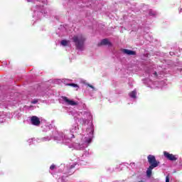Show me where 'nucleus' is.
<instances>
[{"mask_svg":"<svg viewBox=\"0 0 182 182\" xmlns=\"http://www.w3.org/2000/svg\"><path fill=\"white\" fill-rule=\"evenodd\" d=\"M32 11H33V18L36 22V21H39L42 19L43 16H46L48 11L45 10L43 6L36 5L32 8Z\"/></svg>","mask_w":182,"mask_h":182,"instance_id":"1","label":"nucleus"},{"mask_svg":"<svg viewBox=\"0 0 182 182\" xmlns=\"http://www.w3.org/2000/svg\"><path fill=\"white\" fill-rule=\"evenodd\" d=\"M148 163L149 164V166L146 170V176L150 178L151 177L152 171L154 168L156 167H159L160 166V161L156 160V156L154 155H149L147 156Z\"/></svg>","mask_w":182,"mask_h":182,"instance_id":"2","label":"nucleus"},{"mask_svg":"<svg viewBox=\"0 0 182 182\" xmlns=\"http://www.w3.org/2000/svg\"><path fill=\"white\" fill-rule=\"evenodd\" d=\"M73 42H74L75 47L79 50H83L85 42H86V37L83 34H79L73 37Z\"/></svg>","mask_w":182,"mask_h":182,"instance_id":"3","label":"nucleus"},{"mask_svg":"<svg viewBox=\"0 0 182 182\" xmlns=\"http://www.w3.org/2000/svg\"><path fill=\"white\" fill-rule=\"evenodd\" d=\"M164 156L167 159V160H170L171 161H176L177 160V157H176V156L167 151H164Z\"/></svg>","mask_w":182,"mask_h":182,"instance_id":"4","label":"nucleus"},{"mask_svg":"<svg viewBox=\"0 0 182 182\" xmlns=\"http://www.w3.org/2000/svg\"><path fill=\"white\" fill-rule=\"evenodd\" d=\"M98 46H113V44L109 41V39L104 38L98 43Z\"/></svg>","mask_w":182,"mask_h":182,"instance_id":"5","label":"nucleus"},{"mask_svg":"<svg viewBox=\"0 0 182 182\" xmlns=\"http://www.w3.org/2000/svg\"><path fill=\"white\" fill-rule=\"evenodd\" d=\"M31 122L33 126H39V124H41V120L39 119V117L36 116L31 117Z\"/></svg>","mask_w":182,"mask_h":182,"instance_id":"6","label":"nucleus"},{"mask_svg":"<svg viewBox=\"0 0 182 182\" xmlns=\"http://www.w3.org/2000/svg\"><path fill=\"white\" fill-rule=\"evenodd\" d=\"M63 100H64V102H65V103H68V105H69L70 106H77V102L68 99V97H63Z\"/></svg>","mask_w":182,"mask_h":182,"instance_id":"7","label":"nucleus"},{"mask_svg":"<svg viewBox=\"0 0 182 182\" xmlns=\"http://www.w3.org/2000/svg\"><path fill=\"white\" fill-rule=\"evenodd\" d=\"M122 52L125 55H128V56H132V55H136V51L129 50V49H123Z\"/></svg>","mask_w":182,"mask_h":182,"instance_id":"8","label":"nucleus"},{"mask_svg":"<svg viewBox=\"0 0 182 182\" xmlns=\"http://www.w3.org/2000/svg\"><path fill=\"white\" fill-rule=\"evenodd\" d=\"M149 16L156 17V16H157V15H159V12H157V11H154L153 9H150L149 11Z\"/></svg>","mask_w":182,"mask_h":182,"instance_id":"9","label":"nucleus"},{"mask_svg":"<svg viewBox=\"0 0 182 182\" xmlns=\"http://www.w3.org/2000/svg\"><path fill=\"white\" fill-rule=\"evenodd\" d=\"M137 95V93L136 92L135 90L134 91H132L130 93H129V96L130 97H132V99H136V95Z\"/></svg>","mask_w":182,"mask_h":182,"instance_id":"10","label":"nucleus"},{"mask_svg":"<svg viewBox=\"0 0 182 182\" xmlns=\"http://www.w3.org/2000/svg\"><path fill=\"white\" fill-rule=\"evenodd\" d=\"M61 45L63 46H68V41H66V40L61 41Z\"/></svg>","mask_w":182,"mask_h":182,"instance_id":"11","label":"nucleus"},{"mask_svg":"<svg viewBox=\"0 0 182 182\" xmlns=\"http://www.w3.org/2000/svg\"><path fill=\"white\" fill-rule=\"evenodd\" d=\"M67 86H72L73 87H79V86L75 83H68L67 84Z\"/></svg>","mask_w":182,"mask_h":182,"instance_id":"12","label":"nucleus"},{"mask_svg":"<svg viewBox=\"0 0 182 182\" xmlns=\"http://www.w3.org/2000/svg\"><path fill=\"white\" fill-rule=\"evenodd\" d=\"M56 166H55V164H52L50 166V170H55Z\"/></svg>","mask_w":182,"mask_h":182,"instance_id":"13","label":"nucleus"},{"mask_svg":"<svg viewBox=\"0 0 182 182\" xmlns=\"http://www.w3.org/2000/svg\"><path fill=\"white\" fill-rule=\"evenodd\" d=\"M31 103L33 105H36V103H38V100H34L31 101Z\"/></svg>","mask_w":182,"mask_h":182,"instance_id":"14","label":"nucleus"},{"mask_svg":"<svg viewBox=\"0 0 182 182\" xmlns=\"http://www.w3.org/2000/svg\"><path fill=\"white\" fill-rule=\"evenodd\" d=\"M166 182H170V177L168 176L166 177Z\"/></svg>","mask_w":182,"mask_h":182,"instance_id":"15","label":"nucleus"},{"mask_svg":"<svg viewBox=\"0 0 182 182\" xmlns=\"http://www.w3.org/2000/svg\"><path fill=\"white\" fill-rule=\"evenodd\" d=\"M87 85L88 86V87H90L91 89H95V87H93V85L90 84H87Z\"/></svg>","mask_w":182,"mask_h":182,"instance_id":"16","label":"nucleus"},{"mask_svg":"<svg viewBox=\"0 0 182 182\" xmlns=\"http://www.w3.org/2000/svg\"><path fill=\"white\" fill-rule=\"evenodd\" d=\"M75 166H76V164H74V165H71L70 168H75Z\"/></svg>","mask_w":182,"mask_h":182,"instance_id":"17","label":"nucleus"},{"mask_svg":"<svg viewBox=\"0 0 182 182\" xmlns=\"http://www.w3.org/2000/svg\"><path fill=\"white\" fill-rule=\"evenodd\" d=\"M178 11H179V14H181V12H182V9H178Z\"/></svg>","mask_w":182,"mask_h":182,"instance_id":"18","label":"nucleus"},{"mask_svg":"<svg viewBox=\"0 0 182 182\" xmlns=\"http://www.w3.org/2000/svg\"><path fill=\"white\" fill-rule=\"evenodd\" d=\"M26 2H32L33 0H26Z\"/></svg>","mask_w":182,"mask_h":182,"instance_id":"19","label":"nucleus"},{"mask_svg":"<svg viewBox=\"0 0 182 182\" xmlns=\"http://www.w3.org/2000/svg\"><path fill=\"white\" fill-rule=\"evenodd\" d=\"M155 76H157V72L154 73Z\"/></svg>","mask_w":182,"mask_h":182,"instance_id":"20","label":"nucleus"},{"mask_svg":"<svg viewBox=\"0 0 182 182\" xmlns=\"http://www.w3.org/2000/svg\"><path fill=\"white\" fill-rule=\"evenodd\" d=\"M43 2V4H46V0H44Z\"/></svg>","mask_w":182,"mask_h":182,"instance_id":"21","label":"nucleus"}]
</instances>
